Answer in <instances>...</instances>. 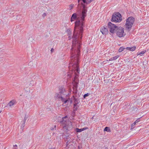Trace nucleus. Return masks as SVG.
I'll return each mask as SVG.
<instances>
[{
	"label": "nucleus",
	"mask_w": 149,
	"mask_h": 149,
	"mask_svg": "<svg viewBox=\"0 0 149 149\" xmlns=\"http://www.w3.org/2000/svg\"><path fill=\"white\" fill-rule=\"evenodd\" d=\"M108 32L107 29L104 27V28H103V35L107 34Z\"/></svg>",
	"instance_id": "13"
},
{
	"label": "nucleus",
	"mask_w": 149,
	"mask_h": 149,
	"mask_svg": "<svg viewBox=\"0 0 149 149\" xmlns=\"http://www.w3.org/2000/svg\"><path fill=\"white\" fill-rule=\"evenodd\" d=\"M49 149H52V148H49Z\"/></svg>",
	"instance_id": "38"
},
{
	"label": "nucleus",
	"mask_w": 149,
	"mask_h": 149,
	"mask_svg": "<svg viewBox=\"0 0 149 149\" xmlns=\"http://www.w3.org/2000/svg\"><path fill=\"white\" fill-rule=\"evenodd\" d=\"M81 4L83 6V9H85V10H87V9L85 8H86L85 5V4H84L82 3H81Z\"/></svg>",
	"instance_id": "22"
},
{
	"label": "nucleus",
	"mask_w": 149,
	"mask_h": 149,
	"mask_svg": "<svg viewBox=\"0 0 149 149\" xmlns=\"http://www.w3.org/2000/svg\"><path fill=\"white\" fill-rule=\"evenodd\" d=\"M59 91L58 93H57L55 94V98L63 102L64 104H66L68 100L62 96L63 95H66V96L68 97V95L66 93L65 88L62 86L60 87L59 88Z\"/></svg>",
	"instance_id": "3"
},
{
	"label": "nucleus",
	"mask_w": 149,
	"mask_h": 149,
	"mask_svg": "<svg viewBox=\"0 0 149 149\" xmlns=\"http://www.w3.org/2000/svg\"><path fill=\"white\" fill-rule=\"evenodd\" d=\"M67 118V116H64V117H63V119L64 118V119H65V118Z\"/></svg>",
	"instance_id": "33"
},
{
	"label": "nucleus",
	"mask_w": 149,
	"mask_h": 149,
	"mask_svg": "<svg viewBox=\"0 0 149 149\" xmlns=\"http://www.w3.org/2000/svg\"><path fill=\"white\" fill-rule=\"evenodd\" d=\"M68 38H69V39L70 40V39H71V37L70 36H68Z\"/></svg>",
	"instance_id": "36"
},
{
	"label": "nucleus",
	"mask_w": 149,
	"mask_h": 149,
	"mask_svg": "<svg viewBox=\"0 0 149 149\" xmlns=\"http://www.w3.org/2000/svg\"><path fill=\"white\" fill-rule=\"evenodd\" d=\"M20 149H22L21 148Z\"/></svg>",
	"instance_id": "41"
},
{
	"label": "nucleus",
	"mask_w": 149,
	"mask_h": 149,
	"mask_svg": "<svg viewBox=\"0 0 149 149\" xmlns=\"http://www.w3.org/2000/svg\"><path fill=\"white\" fill-rule=\"evenodd\" d=\"M125 47H120L119 49L118 50V52H120L124 50L125 49Z\"/></svg>",
	"instance_id": "19"
},
{
	"label": "nucleus",
	"mask_w": 149,
	"mask_h": 149,
	"mask_svg": "<svg viewBox=\"0 0 149 149\" xmlns=\"http://www.w3.org/2000/svg\"><path fill=\"white\" fill-rule=\"evenodd\" d=\"M74 100H75V103H76V102H77V99L75 98L74 99Z\"/></svg>",
	"instance_id": "32"
},
{
	"label": "nucleus",
	"mask_w": 149,
	"mask_h": 149,
	"mask_svg": "<svg viewBox=\"0 0 149 149\" xmlns=\"http://www.w3.org/2000/svg\"><path fill=\"white\" fill-rule=\"evenodd\" d=\"M136 48V47L133 46L132 47H127L126 49L131 51H133Z\"/></svg>",
	"instance_id": "11"
},
{
	"label": "nucleus",
	"mask_w": 149,
	"mask_h": 149,
	"mask_svg": "<svg viewBox=\"0 0 149 149\" xmlns=\"http://www.w3.org/2000/svg\"><path fill=\"white\" fill-rule=\"evenodd\" d=\"M108 25L110 32L113 33H116L117 35L119 37H123L126 35L125 33L124 32V29L122 27H118L110 22L108 23Z\"/></svg>",
	"instance_id": "2"
},
{
	"label": "nucleus",
	"mask_w": 149,
	"mask_h": 149,
	"mask_svg": "<svg viewBox=\"0 0 149 149\" xmlns=\"http://www.w3.org/2000/svg\"><path fill=\"white\" fill-rule=\"evenodd\" d=\"M15 100H12L11 101H10L5 107L8 108L12 106L13 105L15 104Z\"/></svg>",
	"instance_id": "8"
},
{
	"label": "nucleus",
	"mask_w": 149,
	"mask_h": 149,
	"mask_svg": "<svg viewBox=\"0 0 149 149\" xmlns=\"http://www.w3.org/2000/svg\"><path fill=\"white\" fill-rule=\"evenodd\" d=\"M81 0H78V3H79V1Z\"/></svg>",
	"instance_id": "37"
},
{
	"label": "nucleus",
	"mask_w": 149,
	"mask_h": 149,
	"mask_svg": "<svg viewBox=\"0 0 149 149\" xmlns=\"http://www.w3.org/2000/svg\"><path fill=\"white\" fill-rule=\"evenodd\" d=\"M82 131L86 129H88V127H86L84 128H82Z\"/></svg>",
	"instance_id": "27"
},
{
	"label": "nucleus",
	"mask_w": 149,
	"mask_h": 149,
	"mask_svg": "<svg viewBox=\"0 0 149 149\" xmlns=\"http://www.w3.org/2000/svg\"><path fill=\"white\" fill-rule=\"evenodd\" d=\"M140 121V118H138L131 125V129H133L135 127V125L136 123Z\"/></svg>",
	"instance_id": "9"
},
{
	"label": "nucleus",
	"mask_w": 149,
	"mask_h": 149,
	"mask_svg": "<svg viewBox=\"0 0 149 149\" xmlns=\"http://www.w3.org/2000/svg\"><path fill=\"white\" fill-rule=\"evenodd\" d=\"M146 52V50H144L140 52H138L137 53V55H141V54H144Z\"/></svg>",
	"instance_id": "17"
},
{
	"label": "nucleus",
	"mask_w": 149,
	"mask_h": 149,
	"mask_svg": "<svg viewBox=\"0 0 149 149\" xmlns=\"http://www.w3.org/2000/svg\"><path fill=\"white\" fill-rule=\"evenodd\" d=\"M76 131L77 132H79L82 131H83L82 128L79 129L78 128H77L76 129Z\"/></svg>",
	"instance_id": "20"
},
{
	"label": "nucleus",
	"mask_w": 149,
	"mask_h": 149,
	"mask_svg": "<svg viewBox=\"0 0 149 149\" xmlns=\"http://www.w3.org/2000/svg\"><path fill=\"white\" fill-rule=\"evenodd\" d=\"M106 54H104V55L106 56Z\"/></svg>",
	"instance_id": "39"
},
{
	"label": "nucleus",
	"mask_w": 149,
	"mask_h": 149,
	"mask_svg": "<svg viewBox=\"0 0 149 149\" xmlns=\"http://www.w3.org/2000/svg\"><path fill=\"white\" fill-rule=\"evenodd\" d=\"M1 111H0V113H1Z\"/></svg>",
	"instance_id": "40"
},
{
	"label": "nucleus",
	"mask_w": 149,
	"mask_h": 149,
	"mask_svg": "<svg viewBox=\"0 0 149 149\" xmlns=\"http://www.w3.org/2000/svg\"><path fill=\"white\" fill-rule=\"evenodd\" d=\"M77 103H75L74 104V108L75 107H76L77 105Z\"/></svg>",
	"instance_id": "31"
},
{
	"label": "nucleus",
	"mask_w": 149,
	"mask_h": 149,
	"mask_svg": "<svg viewBox=\"0 0 149 149\" xmlns=\"http://www.w3.org/2000/svg\"><path fill=\"white\" fill-rule=\"evenodd\" d=\"M122 16L119 12L114 13L112 15L111 21L115 22H120L122 20Z\"/></svg>",
	"instance_id": "4"
},
{
	"label": "nucleus",
	"mask_w": 149,
	"mask_h": 149,
	"mask_svg": "<svg viewBox=\"0 0 149 149\" xmlns=\"http://www.w3.org/2000/svg\"><path fill=\"white\" fill-rule=\"evenodd\" d=\"M104 81L105 83H107L108 82V79H104Z\"/></svg>",
	"instance_id": "29"
},
{
	"label": "nucleus",
	"mask_w": 149,
	"mask_h": 149,
	"mask_svg": "<svg viewBox=\"0 0 149 149\" xmlns=\"http://www.w3.org/2000/svg\"><path fill=\"white\" fill-rule=\"evenodd\" d=\"M83 2L85 4H88L94 0H82Z\"/></svg>",
	"instance_id": "10"
},
{
	"label": "nucleus",
	"mask_w": 149,
	"mask_h": 149,
	"mask_svg": "<svg viewBox=\"0 0 149 149\" xmlns=\"http://www.w3.org/2000/svg\"><path fill=\"white\" fill-rule=\"evenodd\" d=\"M107 147H108V145H105L104 146V148L103 147V149H108V148H107Z\"/></svg>",
	"instance_id": "25"
},
{
	"label": "nucleus",
	"mask_w": 149,
	"mask_h": 149,
	"mask_svg": "<svg viewBox=\"0 0 149 149\" xmlns=\"http://www.w3.org/2000/svg\"><path fill=\"white\" fill-rule=\"evenodd\" d=\"M27 118H28V117H26L25 116L24 118V120L23 121H25H25L26 120V119H27Z\"/></svg>",
	"instance_id": "28"
},
{
	"label": "nucleus",
	"mask_w": 149,
	"mask_h": 149,
	"mask_svg": "<svg viewBox=\"0 0 149 149\" xmlns=\"http://www.w3.org/2000/svg\"><path fill=\"white\" fill-rule=\"evenodd\" d=\"M87 10L83 9L81 20H78L75 22L74 31L72 39V45L71 49V62L69 67L72 69L74 72H79L78 62L80 54V48L81 44V40L82 38V34L84 26V21L86 15Z\"/></svg>",
	"instance_id": "1"
},
{
	"label": "nucleus",
	"mask_w": 149,
	"mask_h": 149,
	"mask_svg": "<svg viewBox=\"0 0 149 149\" xmlns=\"http://www.w3.org/2000/svg\"><path fill=\"white\" fill-rule=\"evenodd\" d=\"M78 84V83L76 81H74V83H73V87H77Z\"/></svg>",
	"instance_id": "18"
},
{
	"label": "nucleus",
	"mask_w": 149,
	"mask_h": 149,
	"mask_svg": "<svg viewBox=\"0 0 149 149\" xmlns=\"http://www.w3.org/2000/svg\"><path fill=\"white\" fill-rule=\"evenodd\" d=\"M100 31L102 33V29L101 28V29H100Z\"/></svg>",
	"instance_id": "34"
},
{
	"label": "nucleus",
	"mask_w": 149,
	"mask_h": 149,
	"mask_svg": "<svg viewBox=\"0 0 149 149\" xmlns=\"http://www.w3.org/2000/svg\"><path fill=\"white\" fill-rule=\"evenodd\" d=\"M25 121H22L21 122V127L22 129H23L25 126Z\"/></svg>",
	"instance_id": "14"
},
{
	"label": "nucleus",
	"mask_w": 149,
	"mask_h": 149,
	"mask_svg": "<svg viewBox=\"0 0 149 149\" xmlns=\"http://www.w3.org/2000/svg\"><path fill=\"white\" fill-rule=\"evenodd\" d=\"M89 95V94L88 93H87L86 94H85L84 95V98H85L86 97L88 96Z\"/></svg>",
	"instance_id": "23"
},
{
	"label": "nucleus",
	"mask_w": 149,
	"mask_h": 149,
	"mask_svg": "<svg viewBox=\"0 0 149 149\" xmlns=\"http://www.w3.org/2000/svg\"><path fill=\"white\" fill-rule=\"evenodd\" d=\"M104 132H111V130L109 127H106L104 130Z\"/></svg>",
	"instance_id": "12"
},
{
	"label": "nucleus",
	"mask_w": 149,
	"mask_h": 149,
	"mask_svg": "<svg viewBox=\"0 0 149 149\" xmlns=\"http://www.w3.org/2000/svg\"><path fill=\"white\" fill-rule=\"evenodd\" d=\"M73 8V5H71L70 6V10H71Z\"/></svg>",
	"instance_id": "26"
},
{
	"label": "nucleus",
	"mask_w": 149,
	"mask_h": 149,
	"mask_svg": "<svg viewBox=\"0 0 149 149\" xmlns=\"http://www.w3.org/2000/svg\"><path fill=\"white\" fill-rule=\"evenodd\" d=\"M73 93L76 94L77 93V87H73Z\"/></svg>",
	"instance_id": "16"
},
{
	"label": "nucleus",
	"mask_w": 149,
	"mask_h": 149,
	"mask_svg": "<svg viewBox=\"0 0 149 149\" xmlns=\"http://www.w3.org/2000/svg\"><path fill=\"white\" fill-rule=\"evenodd\" d=\"M54 50V49H53V48H52L51 49V52H53V51Z\"/></svg>",
	"instance_id": "35"
},
{
	"label": "nucleus",
	"mask_w": 149,
	"mask_h": 149,
	"mask_svg": "<svg viewBox=\"0 0 149 149\" xmlns=\"http://www.w3.org/2000/svg\"><path fill=\"white\" fill-rule=\"evenodd\" d=\"M65 121L64 120V118L63 119V117L62 118V120L60 121V123H65Z\"/></svg>",
	"instance_id": "21"
},
{
	"label": "nucleus",
	"mask_w": 149,
	"mask_h": 149,
	"mask_svg": "<svg viewBox=\"0 0 149 149\" xmlns=\"http://www.w3.org/2000/svg\"><path fill=\"white\" fill-rule=\"evenodd\" d=\"M135 21V18L133 17H128L126 19L125 24L126 29L129 31L130 30L133 26Z\"/></svg>",
	"instance_id": "5"
},
{
	"label": "nucleus",
	"mask_w": 149,
	"mask_h": 149,
	"mask_svg": "<svg viewBox=\"0 0 149 149\" xmlns=\"http://www.w3.org/2000/svg\"><path fill=\"white\" fill-rule=\"evenodd\" d=\"M17 146L16 145L13 146V149H17Z\"/></svg>",
	"instance_id": "24"
},
{
	"label": "nucleus",
	"mask_w": 149,
	"mask_h": 149,
	"mask_svg": "<svg viewBox=\"0 0 149 149\" xmlns=\"http://www.w3.org/2000/svg\"><path fill=\"white\" fill-rule=\"evenodd\" d=\"M46 14L45 13H44L42 15V16L43 17H44L45 16H46Z\"/></svg>",
	"instance_id": "30"
},
{
	"label": "nucleus",
	"mask_w": 149,
	"mask_h": 149,
	"mask_svg": "<svg viewBox=\"0 0 149 149\" xmlns=\"http://www.w3.org/2000/svg\"><path fill=\"white\" fill-rule=\"evenodd\" d=\"M119 57V56L117 55L111 58H110L109 59V60L110 61H113V60H116Z\"/></svg>",
	"instance_id": "15"
},
{
	"label": "nucleus",
	"mask_w": 149,
	"mask_h": 149,
	"mask_svg": "<svg viewBox=\"0 0 149 149\" xmlns=\"http://www.w3.org/2000/svg\"><path fill=\"white\" fill-rule=\"evenodd\" d=\"M75 19L77 20L76 21H77L78 20H79L78 18L77 17V14L76 13H74L72 15L71 17L70 21L72 22Z\"/></svg>",
	"instance_id": "7"
},
{
	"label": "nucleus",
	"mask_w": 149,
	"mask_h": 149,
	"mask_svg": "<svg viewBox=\"0 0 149 149\" xmlns=\"http://www.w3.org/2000/svg\"><path fill=\"white\" fill-rule=\"evenodd\" d=\"M31 83L30 82H28L25 85L24 89L27 94L30 95L33 92V90L32 89H30V87H29L28 86L30 85Z\"/></svg>",
	"instance_id": "6"
}]
</instances>
